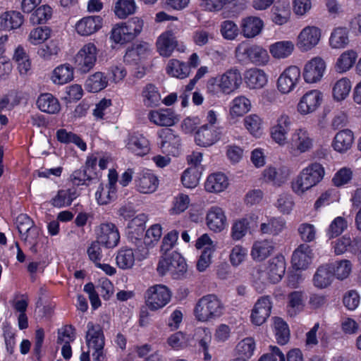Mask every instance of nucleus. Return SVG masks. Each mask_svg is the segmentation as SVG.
<instances>
[{"instance_id":"1","label":"nucleus","mask_w":361,"mask_h":361,"mask_svg":"<svg viewBox=\"0 0 361 361\" xmlns=\"http://www.w3.org/2000/svg\"><path fill=\"white\" fill-rule=\"evenodd\" d=\"M241 83L240 72L237 68H231L219 77L210 78L207 82V89L212 94L219 92L229 94L237 90Z\"/></svg>"},{"instance_id":"2","label":"nucleus","mask_w":361,"mask_h":361,"mask_svg":"<svg viewBox=\"0 0 361 361\" xmlns=\"http://www.w3.org/2000/svg\"><path fill=\"white\" fill-rule=\"evenodd\" d=\"M324 169L322 164L314 162L303 169L292 182L295 193L301 195L317 185L324 178Z\"/></svg>"},{"instance_id":"3","label":"nucleus","mask_w":361,"mask_h":361,"mask_svg":"<svg viewBox=\"0 0 361 361\" xmlns=\"http://www.w3.org/2000/svg\"><path fill=\"white\" fill-rule=\"evenodd\" d=\"M224 306L221 300L214 294H209L197 302L193 314L198 322H207L221 317Z\"/></svg>"},{"instance_id":"4","label":"nucleus","mask_w":361,"mask_h":361,"mask_svg":"<svg viewBox=\"0 0 361 361\" xmlns=\"http://www.w3.org/2000/svg\"><path fill=\"white\" fill-rule=\"evenodd\" d=\"M146 221L147 216L145 214H140L129 221L127 227L128 239L135 245V251L140 254L139 259L146 258V250L142 245V235Z\"/></svg>"},{"instance_id":"5","label":"nucleus","mask_w":361,"mask_h":361,"mask_svg":"<svg viewBox=\"0 0 361 361\" xmlns=\"http://www.w3.org/2000/svg\"><path fill=\"white\" fill-rule=\"evenodd\" d=\"M86 334V342L89 348L94 350L92 353L93 361H101L104 359V347L105 339L102 327L94 325L92 322L87 324Z\"/></svg>"},{"instance_id":"6","label":"nucleus","mask_w":361,"mask_h":361,"mask_svg":"<svg viewBox=\"0 0 361 361\" xmlns=\"http://www.w3.org/2000/svg\"><path fill=\"white\" fill-rule=\"evenodd\" d=\"M235 56L239 60L248 59L256 65H264L269 61V55L266 49L257 45L240 44L235 48Z\"/></svg>"},{"instance_id":"7","label":"nucleus","mask_w":361,"mask_h":361,"mask_svg":"<svg viewBox=\"0 0 361 361\" xmlns=\"http://www.w3.org/2000/svg\"><path fill=\"white\" fill-rule=\"evenodd\" d=\"M97 61V47L92 43L82 47L75 57L77 68L82 73L89 72Z\"/></svg>"},{"instance_id":"8","label":"nucleus","mask_w":361,"mask_h":361,"mask_svg":"<svg viewBox=\"0 0 361 361\" xmlns=\"http://www.w3.org/2000/svg\"><path fill=\"white\" fill-rule=\"evenodd\" d=\"M97 240L102 245L106 248L116 247L120 240V235L117 227L112 223L101 224L96 229Z\"/></svg>"},{"instance_id":"9","label":"nucleus","mask_w":361,"mask_h":361,"mask_svg":"<svg viewBox=\"0 0 361 361\" xmlns=\"http://www.w3.org/2000/svg\"><path fill=\"white\" fill-rule=\"evenodd\" d=\"M292 119L290 116L281 113L276 118V123L271 128L272 139L280 145H284L287 142V135L290 130Z\"/></svg>"},{"instance_id":"10","label":"nucleus","mask_w":361,"mask_h":361,"mask_svg":"<svg viewBox=\"0 0 361 361\" xmlns=\"http://www.w3.org/2000/svg\"><path fill=\"white\" fill-rule=\"evenodd\" d=\"M300 79V68L295 66L287 68L277 80V87L282 94L290 92Z\"/></svg>"},{"instance_id":"11","label":"nucleus","mask_w":361,"mask_h":361,"mask_svg":"<svg viewBox=\"0 0 361 361\" xmlns=\"http://www.w3.org/2000/svg\"><path fill=\"white\" fill-rule=\"evenodd\" d=\"M152 50L148 43L142 42L128 48L123 57L124 62L130 66H137L151 56Z\"/></svg>"},{"instance_id":"12","label":"nucleus","mask_w":361,"mask_h":361,"mask_svg":"<svg viewBox=\"0 0 361 361\" xmlns=\"http://www.w3.org/2000/svg\"><path fill=\"white\" fill-rule=\"evenodd\" d=\"M321 38V30L316 26L304 27L298 37V47L302 51H307L314 47Z\"/></svg>"},{"instance_id":"13","label":"nucleus","mask_w":361,"mask_h":361,"mask_svg":"<svg viewBox=\"0 0 361 361\" xmlns=\"http://www.w3.org/2000/svg\"><path fill=\"white\" fill-rule=\"evenodd\" d=\"M290 145L293 150L305 153L312 148L313 139L306 128H299L291 134Z\"/></svg>"},{"instance_id":"14","label":"nucleus","mask_w":361,"mask_h":361,"mask_svg":"<svg viewBox=\"0 0 361 361\" xmlns=\"http://www.w3.org/2000/svg\"><path fill=\"white\" fill-rule=\"evenodd\" d=\"M322 96L319 90H314L306 92L298 104V111L302 115L314 112L320 106Z\"/></svg>"},{"instance_id":"15","label":"nucleus","mask_w":361,"mask_h":361,"mask_svg":"<svg viewBox=\"0 0 361 361\" xmlns=\"http://www.w3.org/2000/svg\"><path fill=\"white\" fill-rule=\"evenodd\" d=\"M326 68L324 61L320 57H314L308 61L304 68L303 77L308 83L319 81Z\"/></svg>"},{"instance_id":"16","label":"nucleus","mask_w":361,"mask_h":361,"mask_svg":"<svg viewBox=\"0 0 361 361\" xmlns=\"http://www.w3.org/2000/svg\"><path fill=\"white\" fill-rule=\"evenodd\" d=\"M161 138V152L163 154L176 157L178 154L180 140L170 128H164L159 132Z\"/></svg>"},{"instance_id":"17","label":"nucleus","mask_w":361,"mask_h":361,"mask_svg":"<svg viewBox=\"0 0 361 361\" xmlns=\"http://www.w3.org/2000/svg\"><path fill=\"white\" fill-rule=\"evenodd\" d=\"M271 310V302L268 296L261 297L255 303L251 314L252 322L260 326L269 317Z\"/></svg>"},{"instance_id":"18","label":"nucleus","mask_w":361,"mask_h":361,"mask_svg":"<svg viewBox=\"0 0 361 361\" xmlns=\"http://www.w3.org/2000/svg\"><path fill=\"white\" fill-rule=\"evenodd\" d=\"M221 131L208 124L202 126L196 132L195 142L202 147H209L219 140Z\"/></svg>"},{"instance_id":"19","label":"nucleus","mask_w":361,"mask_h":361,"mask_svg":"<svg viewBox=\"0 0 361 361\" xmlns=\"http://www.w3.org/2000/svg\"><path fill=\"white\" fill-rule=\"evenodd\" d=\"M312 252L310 247L306 244L300 245L293 252L292 264L296 269H306L311 262Z\"/></svg>"},{"instance_id":"20","label":"nucleus","mask_w":361,"mask_h":361,"mask_svg":"<svg viewBox=\"0 0 361 361\" xmlns=\"http://www.w3.org/2000/svg\"><path fill=\"white\" fill-rule=\"evenodd\" d=\"M102 25V18L99 16H88L81 19L75 26L78 33L82 36H89L97 30Z\"/></svg>"},{"instance_id":"21","label":"nucleus","mask_w":361,"mask_h":361,"mask_svg":"<svg viewBox=\"0 0 361 361\" xmlns=\"http://www.w3.org/2000/svg\"><path fill=\"white\" fill-rule=\"evenodd\" d=\"M263 26V21L259 18L248 16L241 20V33L246 38H252L261 32Z\"/></svg>"},{"instance_id":"22","label":"nucleus","mask_w":361,"mask_h":361,"mask_svg":"<svg viewBox=\"0 0 361 361\" xmlns=\"http://www.w3.org/2000/svg\"><path fill=\"white\" fill-rule=\"evenodd\" d=\"M206 220L208 227L216 232L222 231L226 224L224 212L218 207H213L209 210Z\"/></svg>"},{"instance_id":"23","label":"nucleus","mask_w":361,"mask_h":361,"mask_svg":"<svg viewBox=\"0 0 361 361\" xmlns=\"http://www.w3.org/2000/svg\"><path fill=\"white\" fill-rule=\"evenodd\" d=\"M334 276L331 265L320 266L313 276L314 286L320 289L326 288L332 283Z\"/></svg>"},{"instance_id":"24","label":"nucleus","mask_w":361,"mask_h":361,"mask_svg":"<svg viewBox=\"0 0 361 361\" xmlns=\"http://www.w3.org/2000/svg\"><path fill=\"white\" fill-rule=\"evenodd\" d=\"M286 271V262L283 256L278 255L269 262L268 271L270 283H276L283 277Z\"/></svg>"},{"instance_id":"25","label":"nucleus","mask_w":361,"mask_h":361,"mask_svg":"<svg viewBox=\"0 0 361 361\" xmlns=\"http://www.w3.org/2000/svg\"><path fill=\"white\" fill-rule=\"evenodd\" d=\"M289 171L286 167L276 169L274 167H269L264 169L263 177L265 182L271 183L274 185L280 186L288 178Z\"/></svg>"},{"instance_id":"26","label":"nucleus","mask_w":361,"mask_h":361,"mask_svg":"<svg viewBox=\"0 0 361 361\" xmlns=\"http://www.w3.org/2000/svg\"><path fill=\"white\" fill-rule=\"evenodd\" d=\"M127 147L138 156H144L149 151V141L142 135L138 133L130 135Z\"/></svg>"},{"instance_id":"27","label":"nucleus","mask_w":361,"mask_h":361,"mask_svg":"<svg viewBox=\"0 0 361 361\" xmlns=\"http://www.w3.org/2000/svg\"><path fill=\"white\" fill-rule=\"evenodd\" d=\"M23 20V16L18 11L5 12L0 16V29L4 30L17 29L22 25Z\"/></svg>"},{"instance_id":"28","label":"nucleus","mask_w":361,"mask_h":361,"mask_svg":"<svg viewBox=\"0 0 361 361\" xmlns=\"http://www.w3.org/2000/svg\"><path fill=\"white\" fill-rule=\"evenodd\" d=\"M245 81L250 89H257L266 85L267 78L263 71L257 68H250L245 72Z\"/></svg>"},{"instance_id":"29","label":"nucleus","mask_w":361,"mask_h":361,"mask_svg":"<svg viewBox=\"0 0 361 361\" xmlns=\"http://www.w3.org/2000/svg\"><path fill=\"white\" fill-rule=\"evenodd\" d=\"M353 142V134L351 130L346 129L341 130L335 135L332 146L338 152L348 150Z\"/></svg>"},{"instance_id":"30","label":"nucleus","mask_w":361,"mask_h":361,"mask_svg":"<svg viewBox=\"0 0 361 361\" xmlns=\"http://www.w3.org/2000/svg\"><path fill=\"white\" fill-rule=\"evenodd\" d=\"M286 222L281 217H272L267 222L260 224V231L263 234L278 235L286 228Z\"/></svg>"},{"instance_id":"31","label":"nucleus","mask_w":361,"mask_h":361,"mask_svg":"<svg viewBox=\"0 0 361 361\" xmlns=\"http://www.w3.org/2000/svg\"><path fill=\"white\" fill-rule=\"evenodd\" d=\"M38 108L48 114H56L60 111V104L58 99L51 94H41L37 101Z\"/></svg>"},{"instance_id":"32","label":"nucleus","mask_w":361,"mask_h":361,"mask_svg":"<svg viewBox=\"0 0 361 361\" xmlns=\"http://www.w3.org/2000/svg\"><path fill=\"white\" fill-rule=\"evenodd\" d=\"M349 42V31L344 27L335 28L329 38V44L333 49H344Z\"/></svg>"},{"instance_id":"33","label":"nucleus","mask_w":361,"mask_h":361,"mask_svg":"<svg viewBox=\"0 0 361 361\" xmlns=\"http://www.w3.org/2000/svg\"><path fill=\"white\" fill-rule=\"evenodd\" d=\"M228 185L226 176L221 173H214L207 178L205 190L209 192H219L225 190Z\"/></svg>"},{"instance_id":"34","label":"nucleus","mask_w":361,"mask_h":361,"mask_svg":"<svg viewBox=\"0 0 361 361\" xmlns=\"http://www.w3.org/2000/svg\"><path fill=\"white\" fill-rule=\"evenodd\" d=\"M357 53L353 49H348L343 52L338 58L335 68L338 73H344L349 71L355 63Z\"/></svg>"},{"instance_id":"35","label":"nucleus","mask_w":361,"mask_h":361,"mask_svg":"<svg viewBox=\"0 0 361 361\" xmlns=\"http://www.w3.org/2000/svg\"><path fill=\"white\" fill-rule=\"evenodd\" d=\"M274 250L272 243L267 240L254 243L251 255L255 260L262 261L268 257Z\"/></svg>"},{"instance_id":"36","label":"nucleus","mask_w":361,"mask_h":361,"mask_svg":"<svg viewBox=\"0 0 361 361\" xmlns=\"http://www.w3.org/2000/svg\"><path fill=\"white\" fill-rule=\"evenodd\" d=\"M73 78V70L69 64L56 67L52 72L51 80L54 84L63 85Z\"/></svg>"},{"instance_id":"37","label":"nucleus","mask_w":361,"mask_h":361,"mask_svg":"<svg viewBox=\"0 0 361 361\" xmlns=\"http://www.w3.org/2000/svg\"><path fill=\"white\" fill-rule=\"evenodd\" d=\"M166 71L169 75L180 79L185 78L190 74L189 66L177 59L169 60Z\"/></svg>"},{"instance_id":"38","label":"nucleus","mask_w":361,"mask_h":361,"mask_svg":"<svg viewBox=\"0 0 361 361\" xmlns=\"http://www.w3.org/2000/svg\"><path fill=\"white\" fill-rule=\"evenodd\" d=\"M108 84V79L102 72L90 75L85 82V88L90 92H98L104 90Z\"/></svg>"},{"instance_id":"39","label":"nucleus","mask_w":361,"mask_h":361,"mask_svg":"<svg viewBox=\"0 0 361 361\" xmlns=\"http://www.w3.org/2000/svg\"><path fill=\"white\" fill-rule=\"evenodd\" d=\"M176 47V41L171 32H166L159 36V55L169 57Z\"/></svg>"},{"instance_id":"40","label":"nucleus","mask_w":361,"mask_h":361,"mask_svg":"<svg viewBox=\"0 0 361 361\" xmlns=\"http://www.w3.org/2000/svg\"><path fill=\"white\" fill-rule=\"evenodd\" d=\"M294 49V44L290 41H281L271 44L269 51L271 55L276 59L286 58L291 54Z\"/></svg>"},{"instance_id":"41","label":"nucleus","mask_w":361,"mask_h":361,"mask_svg":"<svg viewBox=\"0 0 361 361\" xmlns=\"http://www.w3.org/2000/svg\"><path fill=\"white\" fill-rule=\"evenodd\" d=\"M255 349V342L251 337H247L240 341L236 345L235 350L239 356L237 359H243L247 361L250 358Z\"/></svg>"},{"instance_id":"42","label":"nucleus","mask_w":361,"mask_h":361,"mask_svg":"<svg viewBox=\"0 0 361 361\" xmlns=\"http://www.w3.org/2000/svg\"><path fill=\"white\" fill-rule=\"evenodd\" d=\"M137 190L142 193H151L157 189V178L150 173H145L136 180Z\"/></svg>"},{"instance_id":"43","label":"nucleus","mask_w":361,"mask_h":361,"mask_svg":"<svg viewBox=\"0 0 361 361\" xmlns=\"http://www.w3.org/2000/svg\"><path fill=\"white\" fill-rule=\"evenodd\" d=\"M116 264L122 269L133 267L135 263V255L132 248H121L116 255Z\"/></svg>"},{"instance_id":"44","label":"nucleus","mask_w":361,"mask_h":361,"mask_svg":"<svg viewBox=\"0 0 361 361\" xmlns=\"http://www.w3.org/2000/svg\"><path fill=\"white\" fill-rule=\"evenodd\" d=\"M143 104L147 108H154L158 104V87L152 83L147 84L142 90Z\"/></svg>"},{"instance_id":"45","label":"nucleus","mask_w":361,"mask_h":361,"mask_svg":"<svg viewBox=\"0 0 361 361\" xmlns=\"http://www.w3.org/2000/svg\"><path fill=\"white\" fill-rule=\"evenodd\" d=\"M274 330L278 343L286 344L290 338V331L287 324L281 318H274Z\"/></svg>"},{"instance_id":"46","label":"nucleus","mask_w":361,"mask_h":361,"mask_svg":"<svg viewBox=\"0 0 361 361\" xmlns=\"http://www.w3.org/2000/svg\"><path fill=\"white\" fill-rule=\"evenodd\" d=\"M351 90V82L347 78H343L334 84L333 97L337 101L345 99Z\"/></svg>"},{"instance_id":"47","label":"nucleus","mask_w":361,"mask_h":361,"mask_svg":"<svg viewBox=\"0 0 361 361\" xmlns=\"http://www.w3.org/2000/svg\"><path fill=\"white\" fill-rule=\"evenodd\" d=\"M135 10L134 0H118L115 5L114 13L119 18L123 19L133 14Z\"/></svg>"},{"instance_id":"48","label":"nucleus","mask_w":361,"mask_h":361,"mask_svg":"<svg viewBox=\"0 0 361 361\" xmlns=\"http://www.w3.org/2000/svg\"><path fill=\"white\" fill-rule=\"evenodd\" d=\"M271 11V18L274 23L281 25L288 22L290 16L288 4L283 3L281 5L278 3V4L273 7Z\"/></svg>"},{"instance_id":"49","label":"nucleus","mask_w":361,"mask_h":361,"mask_svg":"<svg viewBox=\"0 0 361 361\" xmlns=\"http://www.w3.org/2000/svg\"><path fill=\"white\" fill-rule=\"evenodd\" d=\"M39 228L36 226L21 235V239L29 247L32 253L37 252V246L40 240Z\"/></svg>"},{"instance_id":"50","label":"nucleus","mask_w":361,"mask_h":361,"mask_svg":"<svg viewBox=\"0 0 361 361\" xmlns=\"http://www.w3.org/2000/svg\"><path fill=\"white\" fill-rule=\"evenodd\" d=\"M201 172L195 167L187 169L182 175L181 180L183 185L188 188H194L198 183L200 178Z\"/></svg>"},{"instance_id":"51","label":"nucleus","mask_w":361,"mask_h":361,"mask_svg":"<svg viewBox=\"0 0 361 361\" xmlns=\"http://www.w3.org/2000/svg\"><path fill=\"white\" fill-rule=\"evenodd\" d=\"M250 101L244 96H240L233 100L231 114L233 116H242L250 109Z\"/></svg>"},{"instance_id":"52","label":"nucleus","mask_w":361,"mask_h":361,"mask_svg":"<svg viewBox=\"0 0 361 361\" xmlns=\"http://www.w3.org/2000/svg\"><path fill=\"white\" fill-rule=\"evenodd\" d=\"M288 312L292 317L295 316L303 307V293L293 291L288 295Z\"/></svg>"},{"instance_id":"53","label":"nucleus","mask_w":361,"mask_h":361,"mask_svg":"<svg viewBox=\"0 0 361 361\" xmlns=\"http://www.w3.org/2000/svg\"><path fill=\"white\" fill-rule=\"evenodd\" d=\"M250 222L247 219H240L234 221L231 231V237L233 240H240L247 233Z\"/></svg>"},{"instance_id":"54","label":"nucleus","mask_w":361,"mask_h":361,"mask_svg":"<svg viewBox=\"0 0 361 361\" xmlns=\"http://www.w3.org/2000/svg\"><path fill=\"white\" fill-rule=\"evenodd\" d=\"M187 271V264L185 259L177 252H173V266L171 271L172 276L176 279L184 277Z\"/></svg>"},{"instance_id":"55","label":"nucleus","mask_w":361,"mask_h":361,"mask_svg":"<svg viewBox=\"0 0 361 361\" xmlns=\"http://www.w3.org/2000/svg\"><path fill=\"white\" fill-rule=\"evenodd\" d=\"M158 243V224L152 225L145 233L142 240L143 248L146 250V257L149 255V250Z\"/></svg>"},{"instance_id":"56","label":"nucleus","mask_w":361,"mask_h":361,"mask_svg":"<svg viewBox=\"0 0 361 361\" xmlns=\"http://www.w3.org/2000/svg\"><path fill=\"white\" fill-rule=\"evenodd\" d=\"M194 338L197 342L200 349L209 350L212 341V333L207 328L195 329Z\"/></svg>"},{"instance_id":"57","label":"nucleus","mask_w":361,"mask_h":361,"mask_svg":"<svg viewBox=\"0 0 361 361\" xmlns=\"http://www.w3.org/2000/svg\"><path fill=\"white\" fill-rule=\"evenodd\" d=\"M332 271L334 276L341 280L346 279L352 270V264L349 260L343 259L336 262L331 265Z\"/></svg>"},{"instance_id":"58","label":"nucleus","mask_w":361,"mask_h":361,"mask_svg":"<svg viewBox=\"0 0 361 361\" xmlns=\"http://www.w3.org/2000/svg\"><path fill=\"white\" fill-rule=\"evenodd\" d=\"M298 233L300 239L305 243H311L315 240L317 230L314 225L309 223H302L298 228Z\"/></svg>"},{"instance_id":"59","label":"nucleus","mask_w":361,"mask_h":361,"mask_svg":"<svg viewBox=\"0 0 361 361\" xmlns=\"http://www.w3.org/2000/svg\"><path fill=\"white\" fill-rule=\"evenodd\" d=\"M51 8L49 6L44 5L37 8L32 14L30 18L33 24H42L51 17Z\"/></svg>"},{"instance_id":"60","label":"nucleus","mask_w":361,"mask_h":361,"mask_svg":"<svg viewBox=\"0 0 361 361\" xmlns=\"http://www.w3.org/2000/svg\"><path fill=\"white\" fill-rule=\"evenodd\" d=\"M145 304L151 311L158 309V285L149 287L145 293Z\"/></svg>"},{"instance_id":"61","label":"nucleus","mask_w":361,"mask_h":361,"mask_svg":"<svg viewBox=\"0 0 361 361\" xmlns=\"http://www.w3.org/2000/svg\"><path fill=\"white\" fill-rule=\"evenodd\" d=\"M359 244V240L356 238L353 240L346 235L338 239L334 247V252L336 255H341L344 253L348 247H355Z\"/></svg>"},{"instance_id":"62","label":"nucleus","mask_w":361,"mask_h":361,"mask_svg":"<svg viewBox=\"0 0 361 361\" xmlns=\"http://www.w3.org/2000/svg\"><path fill=\"white\" fill-rule=\"evenodd\" d=\"M51 30L47 27H39L32 30L29 36L30 42L33 44L42 43L50 36Z\"/></svg>"},{"instance_id":"63","label":"nucleus","mask_w":361,"mask_h":361,"mask_svg":"<svg viewBox=\"0 0 361 361\" xmlns=\"http://www.w3.org/2000/svg\"><path fill=\"white\" fill-rule=\"evenodd\" d=\"M246 128L255 136L261 134V118L256 114L247 116L244 119Z\"/></svg>"},{"instance_id":"64","label":"nucleus","mask_w":361,"mask_h":361,"mask_svg":"<svg viewBox=\"0 0 361 361\" xmlns=\"http://www.w3.org/2000/svg\"><path fill=\"white\" fill-rule=\"evenodd\" d=\"M221 33L225 39L232 40L238 36L239 29L233 21L225 20L221 23Z\"/></svg>"}]
</instances>
